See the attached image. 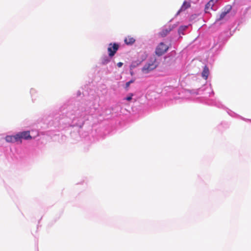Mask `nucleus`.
I'll list each match as a JSON object with an SVG mask.
<instances>
[{
	"label": "nucleus",
	"mask_w": 251,
	"mask_h": 251,
	"mask_svg": "<svg viewBox=\"0 0 251 251\" xmlns=\"http://www.w3.org/2000/svg\"><path fill=\"white\" fill-rule=\"evenodd\" d=\"M158 64L155 57L153 56L147 62L142 69V71L144 74H148L155 69Z\"/></svg>",
	"instance_id": "nucleus-1"
},
{
	"label": "nucleus",
	"mask_w": 251,
	"mask_h": 251,
	"mask_svg": "<svg viewBox=\"0 0 251 251\" xmlns=\"http://www.w3.org/2000/svg\"><path fill=\"white\" fill-rule=\"evenodd\" d=\"M169 46L163 42H161L156 47L155 53L158 56H161L165 53L168 50Z\"/></svg>",
	"instance_id": "nucleus-2"
},
{
	"label": "nucleus",
	"mask_w": 251,
	"mask_h": 251,
	"mask_svg": "<svg viewBox=\"0 0 251 251\" xmlns=\"http://www.w3.org/2000/svg\"><path fill=\"white\" fill-rule=\"evenodd\" d=\"M231 6L230 5H226L224 9H223V11L222 12V13L220 14L219 16L217 17L216 19V21H221L222 20L226 19L228 17V14L230 12V11L231 10Z\"/></svg>",
	"instance_id": "nucleus-3"
},
{
	"label": "nucleus",
	"mask_w": 251,
	"mask_h": 251,
	"mask_svg": "<svg viewBox=\"0 0 251 251\" xmlns=\"http://www.w3.org/2000/svg\"><path fill=\"white\" fill-rule=\"evenodd\" d=\"M119 49V45L116 43H110L109 44L107 50L108 51V55L110 57H112L114 55L116 51Z\"/></svg>",
	"instance_id": "nucleus-4"
},
{
	"label": "nucleus",
	"mask_w": 251,
	"mask_h": 251,
	"mask_svg": "<svg viewBox=\"0 0 251 251\" xmlns=\"http://www.w3.org/2000/svg\"><path fill=\"white\" fill-rule=\"evenodd\" d=\"M19 137V140H21L22 139L25 140L30 139L32 138L31 136L29 134V131H25L17 133Z\"/></svg>",
	"instance_id": "nucleus-5"
},
{
	"label": "nucleus",
	"mask_w": 251,
	"mask_h": 251,
	"mask_svg": "<svg viewBox=\"0 0 251 251\" xmlns=\"http://www.w3.org/2000/svg\"><path fill=\"white\" fill-rule=\"evenodd\" d=\"M18 138L19 137L17 134H16L15 135H7L5 137V139L8 143H14L19 141Z\"/></svg>",
	"instance_id": "nucleus-6"
},
{
	"label": "nucleus",
	"mask_w": 251,
	"mask_h": 251,
	"mask_svg": "<svg viewBox=\"0 0 251 251\" xmlns=\"http://www.w3.org/2000/svg\"><path fill=\"white\" fill-rule=\"evenodd\" d=\"M215 3L210 0L205 5V11L206 12H209V9L215 10L216 8L214 7Z\"/></svg>",
	"instance_id": "nucleus-7"
},
{
	"label": "nucleus",
	"mask_w": 251,
	"mask_h": 251,
	"mask_svg": "<svg viewBox=\"0 0 251 251\" xmlns=\"http://www.w3.org/2000/svg\"><path fill=\"white\" fill-rule=\"evenodd\" d=\"M111 57H110L109 55L108 56H107V55L103 56L101 58V64L103 65L107 64L110 61Z\"/></svg>",
	"instance_id": "nucleus-8"
},
{
	"label": "nucleus",
	"mask_w": 251,
	"mask_h": 251,
	"mask_svg": "<svg viewBox=\"0 0 251 251\" xmlns=\"http://www.w3.org/2000/svg\"><path fill=\"white\" fill-rule=\"evenodd\" d=\"M135 41V39L131 36H127L125 39V42L128 45H132Z\"/></svg>",
	"instance_id": "nucleus-9"
},
{
	"label": "nucleus",
	"mask_w": 251,
	"mask_h": 251,
	"mask_svg": "<svg viewBox=\"0 0 251 251\" xmlns=\"http://www.w3.org/2000/svg\"><path fill=\"white\" fill-rule=\"evenodd\" d=\"M172 29L170 27L163 29L160 32V35L161 37L166 36L170 31Z\"/></svg>",
	"instance_id": "nucleus-10"
},
{
	"label": "nucleus",
	"mask_w": 251,
	"mask_h": 251,
	"mask_svg": "<svg viewBox=\"0 0 251 251\" xmlns=\"http://www.w3.org/2000/svg\"><path fill=\"white\" fill-rule=\"evenodd\" d=\"M208 75L209 69L206 66H205L201 74L202 77L206 80L207 79Z\"/></svg>",
	"instance_id": "nucleus-11"
},
{
	"label": "nucleus",
	"mask_w": 251,
	"mask_h": 251,
	"mask_svg": "<svg viewBox=\"0 0 251 251\" xmlns=\"http://www.w3.org/2000/svg\"><path fill=\"white\" fill-rule=\"evenodd\" d=\"M190 6V4L189 3L187 2L186 1L183 2V5H182L180 9L177 13V15H178L181 11H183L188 8Z\"/></svg>",
	"instance_id": "nucleus-12"
},
{
	"label": "nucleus",
	"mask_w": 251,
	"mask_h": 251,
	"mask_svg": "<svg viewBox=\"0 0 251 251\" xmlns=\"http://www.w3.org/2000/svg\"><path fill=\"white\" fill-rule=\"evenodd\" d=\"M187 25H181L179 27L178 33L179 34H184L183 31L185 30L188 28Z\"/></svg>",
	"instance_id": "nucleus-13"
},
{
	"label": "nucleus",
	"mask_w": 251,
	"mask_h": 251,
	"mask_svg": "<svg viewBox=\"0 0 251 251\" xmlns=\"http://www.w3.org/2000/svg\"><path fill=\"white\" fill-rule=\"evenodd\" d=\"M133 94L130 93L129 94L127 97L124 98L123 99V101L126 100V101H130L132 99V97L133 96Z\"/></svg>",
	"instance_id": "nucleus-14"
},
{
	"label": "nucleus",
	"mask_w": 251,
	"mask_h": 251,
	"mask_svg": "<svg viewBox=\"0 0 251 251\" xmlns=\"http://www.w3.org/2000/svg\"><path fill=\"white\" fill-rule=\"evenodd\" d=\"M139 65L138 63L137 62H133L131 65H130V70H132L133 69L135 68Z\"/></svg>",
	"instance_id": "nucleus-15"
},
{
	"label": "nucleus",
	"mask_w": 251,
	"mask_h": 251,
	"mask_svg": "<svg viewBox=\"0 0 251 251\" xmlns=\"http://www.w3.org/2000/svg\"><path fill=\"white\" fill-rule=\"evenodd\" d=\"M130 84H130V82H129L128 81V82H127L126 83V84H125V86L124 88H125V89L126 91H127V90H128V88H129V86H130Z\"/></svg>",
	"instance_id": "nucleus-16"
},
{
	"label": "nucleus",
	"mask_w": 251,
	"mask_h": 251,
	"mask_svg": "<svg viewBox=\"0 0 251 251\" xmlns=\"http://www.w3.org/2000/svg\"><path fill=\"white\" fill-rule=\"evenodd\" d=\"M123 65V63H122V62H119L118 64H117V66L119 68L121 67Z\"/></svg>",
	"instance_id": "nucleus-17"
},
{
	"label": "nucleus",
	"mask_w": 251,
	"mask_h": 251,
	"mask_svg": "<svg viewBox=\"0 0 251 251\" xmlns=\"http://www.w3.org/2000/svg\"><path fill=\"white\" fill-rule=\"evenodd\" d=\"M135 79H132L131 80H130V81H129L128 82H130V84L133 83L134 81H135Z\"/></svg>",
	"instance_id": "nucleus-18"
},
{
	"label": "nucleus",
	"mask_w": 251,
	"mask_h": 251,
	"mask_svg": "<svg viewBox=\"0 0 251 251\" xmlns=\"http://www.w3.org/2000/svg\"><path fill=\"white\" fill-rule=\"evenodd\" d=\"M135 79H132L131 80H130V81H129L128 82H130V84L133 83L134 81H135Z\"/></svg>",
	"instance_id": "nucleus-19"
},
{
	"label": "nucleus",
	"mask_w": 251,
	"mask_h": 251,
	"mask_svg": "<svg viewBox=\"0 0 251 251\" xmlns=\"http://www.w3.org/2000/svg\"><path fill=\"white\" fill-rule=\"evenodd\" d=\"M215 4L219 0H211Z\"/></svg>",
	"instance_id": "nucleus-20"
},
{
	"label": "nucleus",
	"mask_w": 251,
	"mask_h": 251,
	"mask_svg": "<svg viewBox=\"0 0 251 251\" xmlns=\"http://www.w3.org/2000/svg\"><path fill=\"white\" fill-rule=\"evenodd\" d=\"M130 75H133L134 73H133V71H132V70H130Z\"/></svg>",
	"instance_id": "nucleus-21"
}]
</instances>
